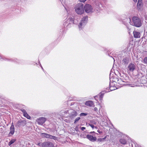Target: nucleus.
Returning a JSON list of instances; mask_svg holds the SVG:
<instances>
[{"label":"nucleus","instance_id":"nucleus-1","mask_svg":"<svg viewBox=\"0 0 147 147\" xmlns=\"http://www.w3.org/2000/svg\"><path fill=\"white\" fill-rule=\"evenodd\" d=\"M133 25L137 27H140L141 26L142 23L140 18L136 16H133L132 18Z\"/></svg>","mask_w":147,"mask_h":147},{"label":"nucleus","instance_id":"nucleus-2","mask_svg":"<svg viewBox=\"0 0 147 147\" xmlns=\"http://www.w3.org/2000/svg\"><path fill=\"white\" fill-rule=\"evenodd\" d=\"M76 12L79 14H82L84 12L83 5L82 3H79L76 5L75 7Z\"/></svg>","mask_w":147,"mask_h":147},{"label":"nucleus","instance_id":"nucleus-3","mask_svg":"<svg viewBox=\"0 0 147 147\" xmlns=\"http://www.w3.org/2000/svg\"><path fill=\"white\" fill-rule=\"evenodd\" d=\"M84 9L86 12L87 13L91 12L92 10L91 6L88 4H87L85 5Z\"/></svg>","mask_w":147,"mask_h":147},{"label":"nucleus","instance_id":"nucleus-4","mask_svg":"<svg viewBox=\"0 0 147 147\" xmlns=\"http://www.w3.org/2000/svg\"><path fill=\"white\" fill-rule=\"evenodd\" d=\"M42 147H54L53 144L49 142H46L43 143L42 144Z\"/></svg>","mask_w":147,"mask_h":147},{"label":"nucleus","instance_id":"nucleus-5","mask_svg":"<svg viewBox=\"0 0 147 147\" xmlns=\"http://www.w3.org/2000/svg\"><path fill=\"white\" fill-rule=\"evenodd\" d=\"M42 136L43 137L46 138H50V139H53L54 140H55L56 137L55 136H52L50 134H48L45 133H42L41 134Z\"/></svg>","mask_w":147,"mask_h":147},{"label":"nucleus","instance_id":"nucleus-6","mask_svg":"<svg viewBox=\"0 0 147 147\" xmlns=\"http://www.w3.org/2000/svg\"><path fill=\"white\" fill-rule=\"evenodd\" d=\"M128 70L131 72H133L135 69L136 67L133 63H130L128 66Z\"/></svg>","mask_w":147,"mask_h":147},{"label":"nucleus","instance_id":"nucleus-7","mask_svg":"<svg viewBox=\"0 0 147 147\" xmlns=\"http://www.w3.org/2000/svg\"><path fill=\"white\" fill-rule=\"evenodd\" d=\"M26 120H20L18 121L17 125L19 127L23 126L26 124Z\"/></svg>","mask_w":147,"mask_h":147},{"label":"nucleus","instance_id":"nucleus-8","mask_svg":"<svg viewBox=\"0 0 147 147\" xmlns=\"http://www.w3.org/2000/svg\"><path fill=\"white\" fill-rule=\"evenodd\" d=\"M15 131L14 127L13 125H12L10 128V132L8 135V136H12L14 134Z\"/></svg>","mask_w":147,"mask_h":147},{"label":"nucleus","instance_id":"nucleus-9","mask_svg":"<svg viewBox=\"0 0 147 147\" xmlns=\"http://www.w3.org/2000/svg\"><path fill=\"white\" fill-rule=\"evenodd\" d=\"M86 138L91 142H94L96 141L97 138L96 137H94L90 135H88L86 136Z\"/></svg>","mask_w":147,"mask_h":147},{"label":"nucleus","instance_id":"nucleus-10","mask_svg":"<svg viewBox=\"0 0 147 147\" xmlns=\"http://www.w3.org/2000/svg\"><path fill=\"white\" fill-rule=\"evenodd\" d=\"M134 37L136 38H139L140 37V33L139 32L134 31L133 32Z\"/></svg>","mask_w":147,"mask_h":147},{"label":"nucleus","instance_id":"nucleus-11","mask_svg":"<svg viewBox=\"0 0 147 147\" xmlns=\"http://www.w3.org/2000/svg\"><path fill=\"white\" fill-rule=\"evenodd\" d=\"M70 117H73L76 116L77 115V113L74 110H71L70 112Z\"/></svg>","mask_w":147,"mask_h":147},{"label":"nucleus","instance_id":"nucleus-12","mask_svg":"<svg viewBox=\"0 0 147 147\" xmlns=\"http://www.w3.org/2000/svg\"><path fill=\"white\" fill-rule=\"evenodd\" d=\"M142 5V0H138L136 5V8L137 9H140Z\"/></svg>","mask_w":147,"mask_h":147},{"label":"nucleus","instance_id":"nucleus-13","mask_svg":"<svg viewBox=\"0 0 147 147\" xmlns=\"http://www.w3.org/2000/svg\"><path fill=\"white\" fill-rule=\"evenodd\" d=\"M85 105L86 106L89 107H92L94 105L93 102L91 101H88L86 102Z\"/></svg>","mask_w":147,"mask_h":147},{"label":"nucleus","instance_id":"nucleus-14","mask_svg":"<svg viewBox=\"0 0 147 147\" xmlns=\"http://www.w3.org/2000/svg\"><path fill=\"white\" fill-rule=\"evenodd\" d=\"M125 82L121 79H118L117 81V83L120 85V86H123L124 84V83Z\"/></svg>","mask_w":147,"mask_h":147},{"label":"nucleus","instance_id":"nucleus-15","mask_svg":"<svg viewBox=\"0 0 147 147\" xmlns=\"http://www.w3.org/2000/svg\"><path fill=\"white\" fill-rule=\"evenodd\" d=\"M45 122L44 120H36V123L40 125H42Z\"/></svg>","mask_w":147,"mask_h":147},{"label":"nucleus","instance_id":"nucleus-16","mask_svg":"<svg viewBox=\"0 0 147 147\" xmlns=\"http://www.w3.org/2000/svg\"><path fill=\"white\" fill-rule=\"evenodd\" d=\"M120 142L123 144H125L127 143V141L123 138H121L119 140Z\"/></svg>","mask_w":147,"mask_h":147},{"label":"nucleus","instance_id":"nucleus-17","mask_svg":"<svg viewBox=\"0 0 147 147\" xmlns=\"http://www.w3.org/2000/svg\"><path fill=\"white\" fill-rule=\"evenodd\" d=\"M16 139H12L11 141L9 142L8 145L9 146H10L11 144L14 143L15 141H16Z\"/></svg>","mask_w":147,"mask_h":147},{"label":"nucleus","instance_id":"nucleus-18","mask_svg":"<svg viewBox=\"0 0 147 147\" xmlns=\"http://www.w3.org/2000/svg\"><path fill=\"white\" fill-rule=\"evenodd\" d=\"M110 87H109V90L110 91L114 90L117 89V88L116 86H111L110 84Z\"/></svg>","mask_w":147,"mask_h":147},{"label":"nucleus","instance_id":"nucleus-19","mask_svg":"<svg viewBox=\"0 0 147 147\" xmlns=\"http://www.w3.org/2000/svg\"><path fill=\"white\" fill-rule=\"evenodd\" d=\"M88 17L87 16H85L83 17L81 21L83 22V23H84L85 20H87L88 19Z\"/></svg>","mask_w":147,"mask_h":147},{"label":"nucleus","instance_id":"nucleus-20","mask_svg":"<svg viewBox=\"0 0 147 147\" xmlns=\"http://www.w3.org/2000/svg\"><path fill=\"white\" fill-rule=\"evenodd\" d=\"M122 61L125 64L128 63V61L126 58H125L123 59Z\"/></svg>","mask_w":147,"mask_h":147},{"label":"nucleus","instance_id":"nucleus-21","mask_svg":"<svg viewBox=\"0 0 147 147\" xmlns=\"http://www.w3.org/2000/svg\"><path fill=\"white\" fill-rule=\"evenodd\" d=\"M106 138V137H105V138H98L97 139V141L98 142H102V141H103Z\"/></svg>","mask_w":147,"mask_h":147},{"label":"nucleus","instance_id":"nucleus-22","mask_svg":"<svg viewBox=\"0 0 147 147\" xmlns=\"http://www.w3.org/2000/svg\"><path fill=\"white\" fill-rule=\"evenodd\" d=\"M24 116L28 119H30V117L27 114V113L25 114Z\"/></svg>","mask_w":147,"mask_h":147},{"label":"nucleus","instance_id":"nucleus-23","mask_svg":"<svg viewBox=\"0 0 147 147\" xmlns=\"http://www.w3.org/2000/svg\"><path fill=\"white\" fill-rule=\"evenodd\" d=\"M144 63L145 64H147V57H145L143 60Z\"/></svg>","mask_w":147,"mask_h":147},{"label":"nucleus","instance_id":"nucleus-24","mask_svg":"<svg viewBox=\"0 0 147 147\" xmlns=\"http://www.w3.org/2000/svg\"><path fill=\"white\" fill-rule=\"evenodd\" d=\"M87 114L86 113H81L80 115V116H85L87 115Z\"/></svg>","mask_w":147,"mask_h":147},{"label":"nucleus","instance_id":"nucleus-25","mask_svg":"<svg viewBox=\"0 0 147 147\" xmlns=\"http://www.w3.org/2000/svg\"><path fill=\"white\" fill-rule=\"evenodd\" d=\"M84 23H83V22H82V21H81L78 26L79 28H81L82 27V24H83Z\"/></svg>","mask_w":147,"mask_h":147},{"label":"nucleus","instance_id":"nucleus-26","mask_svg":"<svg viewBox=\"0 0 147 147\" xmlns=\"http://www.w3.org/2000/svg\"><path fill=\"white\" fill-rule=\"evenodd\" d=\"M89 125L92 128H93L94 127L96 128H97V127H94V125L92 124H89Z\"/></svg>","mask_w":147,"mask_h":147},{"label":"nucleus","instance_id":"nucleus-27","mask_svg":"<svg viewBox=\"0 0 147 147\" xmlns=\"http://www.w3.org/2000/svg\"><path fill=\"white\" fill-rule=\"evenodd\" d=\"M104 96V94L102 93H100L99 95V97L100 98H103V97Z\"/></svg>","mask_w":147,"mask_h":147},{"label":"nucleus","instance_id":"nucleus-28","mask_svg":"<svg viewBox=\"0 0 147 147\" xmlns=\"http://www.w3.org/2000/svg\"><path fill=\"white\" fill-rule=\"evenodd\" d=\"M22 111L23 112L24 115V114H26V113H27L26 111L24 109H23V110H22Z\"/></svg>","mask_w":147,"mask_h":147},{"label":"nucleus","instance_id":"nucleus-29","mask_svg":"<svg viewBox=\"0 0 147 147\" xmlns=\"http://www.w3.org/2000/svg\"><path fill=\"white\" fill-rule=\"evenodd\" d=\"M75 129L76 131H79L78 127V126H76L75 128Z\"/></svg>","mask_w":147,"mask_h":147},{"label":"nucleus","instance_id":"nucleus-30","mask_svg":"<svg viewBox=\"0 0 147 147\" xmlns=\"http://www.w3.org/2000/svg\"><path fill=\"white\" fill-rule=\"evenodd\" d=\"M80 1L82 2H85L86 0H79Z\"/></svg>","mask_w":147,"mask_h":147},{"label":"nucleus","instance_id":"nucleus-31","mask_svg":"<svg viewBox=\"0 0 147 147\" xmlns=\"http://www.w3.org/2000/svg\"><path fill=\"white\" fill-rule=\"evenodd\" d=\"M81 129L83 131V130H84V129H86V128H85V127H81Z\"/></svg>","mask_w":147,"mask_h":147},{"label":"nucleus","instance_id":"nucleus-32","mask_svg":"<svg viewBox=\"0 0 147 147\" xmlns=\"http://www.w3.org/2000/svg\"><path fill=\"white\" fill-rule=\"evenodd\" d=\"M94 110L95 111H98V109L96 107H95L94 108Z\"/></svg>","mask_w":147,"mask_h":147},{"label":"nucleus","instance_id":"nucleus-33","mask_svg":"<svg viewBox=\"0 0 147 147\" xmlns=\"http://www.w3.org/2000/svg\"><path fill=\"white\" fill-rule=\"evenodd\" d=\"M45 119V118H44V117H40V118H39V119H40V120Z\"/></svg>","mask_w":147,"mask_h":147},{"label":"nucleus","instance_id":"nucleus-34","mask_svg":"<svg viewBox=\"0 0 147 147\" xmlns=\"http://www.w3.org/2000/svg\"><path fill=\"white\" fill-rule=\"evenodd\" d=\"M97 131L98 132V133H99V134H101L102 133V131H100V130H97Z\"/></svg>","mask_w":147,"mask_h":147},{"label":"nucleus","instance_id":"nucleus-35","mask_svg":"<svg viewBox=\"0 0 147 147\" xmlns=\"http://www.w3.org/2000/svg\"><path fill=\"white\" fill-rule=\"evenodd\" d=\"M79 120H75V121L74 123H76Z\"/></svg>","mask_w":147,"mask_h":147},{"label":"nucleus","instance_id":"nucleus-36","mask_svg":"<svg viewBox=\"0 0 147 147\" xmlns=\"http://www.w3.org/2000/svg\"><path fill=\"white\" fill-rule=\"evenodd\" d=\"M135 3H136L137 1V0H133Z\"/></svg>","mask_w":147,"mask_h":147},{"label":"nucleus","instance_id":"nucleus-37","mask_svg":"<svg viewBox=\"0 0 147 147\" xmlns=\"http://www.w3.org/2000/svg\"><path fill=\"white\" fill-rule=\"evenodd\" d=\"M108 91L107 90V91H106L107 92H110V91L109 90V89H108Z\"/></svg>","mask_w":147,"mask_h":147},{"label":"nucleus","instance_id":"nucleus-38","mask_svg":"<svg viewBox=\"0 0 147 147\" xmlns=\"http://www.w3.org/2000/svg\"><path fill=\"white\" fill-rule=\"evenodd\" d=\"M83 137L84 138H85V136L83 135Z\"/></svg>","mask_w":147,"mask_h":147},{"label":"nucleus","instance_id":"nucleus-39","mask_svg":"<svg viewBox=\"0 0 147 147\" xmlns=\"http://www.w3.org/2000/svg\"><path fill=\"white\" fill-rule=\"evenodd\" d=\"M80 119V117H78L77 118H76V119Z\"/></svg>","mask_w":147,"mask_h":147},{"label":"nucleus","instance_id":"nucleus-40","mask_svg":"<svg viewBox=\"0 0 147 147\" xmlns=\"http://www.w3.org/2000/svg\"><path fill=\"white\" fill-rule=\"evenodd\" d=\"M69 121V120H67V121H66V122H68Z\"/></svg>","mask_w":147,"mask_h":147},{"label":"nucleus","instance_id":"nucleus-41","mask_svg":"<svg viewBox=\"0 0 147 147\" xmlns=\"http://www.w3.org/2000/svg\"><path fill=\"white\" fill-rule=\"evenodd\" d=\"M92 133H95V132H94V131H92Z\"/></svg>","mask_w":147,"mask_h":147},{"label":"nucleus","instance_id":"nucleus-42","mask_svg":"<svg viewBox=\"0 0 147 147\" xmlns=\"http://www.w3.org/2000/svg\"><path fill=\"white\" fill-rule=\"evenodd\" d=\"M92 121H91V122H91V123H93V122H92Z\"/></svg>","mask_w":147,"mask_h":147},{"label":"nucleus","instance_id":"nucleus-43","mask_svg":"<svg viewBox=\"0 0 147 147\" xmlns=\"http://www.w3.org/2000/svg\"><path fill=\"white\" fill-rule=\"evenodd\" d=\"M90 133V134H92V132H91Z\"/></svg>","mask_w":147,"mask_h":147},{"label":"nucleus","instance_id":"nucleus-44","mask_svg":"<svg viewBox=\"0 0 147 147\" xmlns=\"http://www.w3.org/2000/svg\"><path fill=\"white\" fill-rule=\"evenodd\" d=\"M93 123H94V124H96V123H95V122H94Z\"/></svg>","mask_w":147,"mask_h":147},{"label":"nucleus","instance_id":"nucleus-45","mask_svg":"<svg viewBox=\"0 0 147 147\" xmlns=\"http://www.w3.org/2000/svg\"><path fill=\"white\" fill-rule=\"evenodd\" d=\"M39 145V144H38V145Z\"/></svg>","mask_w":147,"mask_h":147}]
</instances>
